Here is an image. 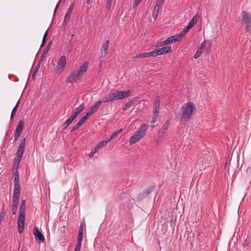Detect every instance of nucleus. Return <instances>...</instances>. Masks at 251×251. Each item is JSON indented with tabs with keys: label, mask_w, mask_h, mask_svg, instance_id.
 <instances>
[{
	"label": "nucleus",
	"mask_w": 251,
	"mask_h": 251,
	"mask_svg": "<svg viewBox=\"0 0 251 251\" xmlns=\"http://www.w3.org/2000/svg\"><path fill=\"white\" fill-rule=\"evenodd\" d=\"M122 131V129H119V130L116 131L113 133V134L110 136L111 139H113L116 137L118 134H119Z\"/></svg>",
	"instance_id": "obj_32"
},
{
	"label": "nucleus",
	"mask_w": 251,
	"mask_h": 251,
	"mask_svg": "<svg viewBox=\"0 0 251 251\" xmlns=\"http://www.w3.org/2000/svg\"><path fill=\"white\" fill-rule=\"evenodd\" d=\"M99 150L98 149H96V147L94 149L93 151H92L90 154V157H91L92 156H93L94 154L97 152Z\"/></svg>",
	"instance_id": "obj_45"
},
{
	"label": "nucleus",
	"mask_w": 251,
	"mask_h": 251,
	"mask_svg": "<svg viewBox=\"0 0 251 251\" xmlns=\"http://www.w3.org/2000/svg\"><path fill=\"white\" fill-rule=\"evenodd\" d=\"M191 29V28L187 25L186 28L183 29V30L181 31V32L176 35V38L178 39V41L183 37V36L188 32V31Z\"/></svg>",
	"instance_id": "obj_18"
},
{
	"label": "nucleus",
	"mask_w": 251,
	"mask_h": 251,
	"mask_svg": "<svg viewBox=\"0 0 251 251\" xmlns=\"http://www.w3.org/2000/svg\"><path fill=\"white\" fill-rule=\"evenodd\" d=\"M24 152V149L18 147V149L16 152L15 161L18 163V166L21 161V158Z\"/></svg>",
	"instance_id": "obj_13"
},
{
	"label": "nucleus",
	"mask_w": 251,
	"mask_h": 251,
	"mask_svg": "<svg viewBox=\"0 0 251 251\" xmlns=\"http://www.w3.org/2000/svg\"><path fill=\"white\" fill-rule=\"evenodd\" d=\"M171 51V47H165L160 49H155L152 51V56L155 57L157 55H162L164 53H167Z\"/></svg>",
	"instance_id": "obj_6"
},
{
	"label": "nucleus",
	"mask_w": 251,
	"mask_h": 251,
	"mask_svg": "<svg viewBox=\"0 0 251 251\" xmlns=\"http://www.w3.org/2000/svg\"><path fill=\"white\" fill-rule=\"evenodd\" d=\"M84 104L81 103L76 109H75V112L73 114L75 117H76L84 109Z\"/></svg>",
	"instance_id": "obj_19"
},
{
	"label": "nucleus",
	"mask_w": 251,
	"mask_h": 251,
	"mask_svg": "<svg viewBox=\"0 0 251 251\" xmlns=\"http://www.w3.org/2000/svg\"><path fill=\"white\" fill-rule=\"evenodd\" d=\"M126 198L128 199V195L127 194L123 193L118 196L116 201L118 202H121L123 200Z\"/></svg>",
	"instance_id": "obj_23"
},
{
	"label": "nucleus",
	"mask_w": 251,
	"mask_h": 251,
	"mask_svg": "<svg viewBox=\"0 0 251 251\" xmlns=\"http://www.w3.org/2000/svg\"><path fill=\"white\" fill-rule=\"evenodd\" d=\"M24 226H25V223H18V230H19V232L20 233H22L24 231Z\"/></svg>",
	"instance_id": "obj_28"
},
{
	"label": "nucleus",
	"mask_w": 251,
	"mask_h": 251,
	"mask_svg": "<svg viewBox=\"0 0 251 251\" xmlns=\"http://www.w3.org/2000/svg\"><path fill=\"white\" fill-rule=\"evenodd\" d=\"M33 234L35 236V240L37 242L41 243L45 241L44 235L37 227L33 228Z\"/></svg>",
	"instance_id": "obj_9"
},
{
	"label": "nucleus",
	"mask_w": 251,
	"mask_h": 251,
	"mask_svg": "<svg viewBox=\"0 0 251 251\" xmlns=\"http://www.w3.org/2000/svg\"><path fill=\"white\" fill-rule=\"evenodd\" d=\"M106 144L105 143V141H103L100 143H99L97 146L96 147V149H100L101 148H102L104 146L106 145Z\"/></svg>",
	"instance_id": "obj_33"
},
{
	"label": "nucleus",
	"mask_w": 251,
	"mask_h": 251,
	"mask_svg": "<svg viewBox=\"0 0 251 251\" xmlns=\"http://www.w3.org/2000/svg\"><path fill=\"white\" fill-rule=\"evenodd\" d=\"M81 77V75L77 72H73L67 78L66 82L67 83H75Z\"/></svg>",
	"instance_id": "obj_8"
},
{
	"label": "nucleus",
	"mask_w": 251,
	"mask_h": 251,
	"mask_svg": "<svg viewBox=\"0 0 251 251\" xmlns=\"http://www.w3.org/2000/svg\"><path fill=\"white\" fill-rule=\"evenodd\" d=\"M159 110H160V108H154L153 116H155V118L158 117Z\"/></svg>",
	"instance_id": "obj_40"
},
{
	"label": "nucleus",
	"mask_w": 251,
	"mask_h": 251,
	"mask_svg": "<svg viewBox=\"0 0 251 251\" xmlns=\"http://www.w3.org/2000/svg\"><path fill=\"white\" fill-rule=\"evenodd\" d=\"M48 31L47 30L46 31V32L45 33L44 35L43 36V40H42V44L41 45V47H43L44 46L45 43H46V38L48 35Z\"/></svg>",
	"instance_id": "obj_31"
},
{
	"label": "nucleus",
	"mask_w": 251,
	"mask_h": 251,
	"mask_svg": "<svg viewBox=\"0 0 251 251\" xmlns=\"http://www.w3.org/2000/svg\"><path fill=\"white\" fill-rule=\"evenodd\" d=\"M97 111V110H96L93 106H91L88 112H89L90 114L91 115L94 113H95Z\"/></svg>",
	"instance_id": "obj_44"
},
{
	"label": "nucleus",
	"mask_w": 251,
	"mask_h": 251,
	"mask_svg": "<svg viewBox=\"0 0 251 251\" xmlns=\"http://www.w3.org/2000/svg\"><path fill=\"white\" fill-rule=\"evenodd\" d=\"M20 101V100H19L17 102L16 104L15 105V106L13 108V110L12 111V113H13V114H15L16 111H17L18 108L19 107Z\"/></svg>",
	"instance_id": "obj_38"
},
{
	"label": "nucleus",
	"mask_w": 251,
	"mask_h": 251,
	"mask_svg": "<svg viewBox=\"0 0 251 251\" xmlns=\"http://www.w3.org/2000/svg\"><path fill=\"white\" fill-rule=\"evenodd\" d=\"M155 188L154 186L146 189L143 192L140 193L137 197V201H141L148 196L152 192Z\"/></svg>",
	"instance_id": "obj_7"
},
{
	"label": "nucleus",
	"mask_w": 251,
	"mask_h": 251,
	"mask_svg": "<svg viewBox=\"0 0 251 251\" xmlns=\"http://www.w3.org/2000/svg\"><path fill=\"white\" fill-rule=\"evenodd\" d=\"M88 66V63L86 61L83 63L82 65L80 66L79 68L78 69L77 72L81 75V76L83 75V74L86 72L87 70Z\"/></svg>",
	"instance_id": "obj_14"
},
{
	"label": "nucleus",
	"mask_w": 251,
	"mask_h": 251,
	"mask_svg": "<svg viewBox=\"0 0 251 251\" xmlns=\"http://www.w3.org/2000/svg\"><path fill=\"white\" fill-rule=\"evenodd\" d=\"M25 141H26L25 138L23 139L21 141V142L19 147L25 149Z\"/></svg>",
	"instance_id": "obj_39"
},
{
	"label": "nucleus",
	"mask_w": 251,
	"mask_h": 251,
	"mask_svg": "<svg viewBox=\"0 0 251 251\" xmlns=\"http://www.w3.org/2000/svg\"><path fill=\"white\" fill-rule=\"evenodd\" d=\"M15 114H13V113L11 112V116H10V120H12L13 118H14V116Z\"/></svg>",
	"instance_id": "obj_61"
},
{
	"label": "nucleus",
	"mask_w": 251,
	"mask_h": 251,
	"mask_svg": "<svg viewBox=\"0 0 251 251\" xmlns=\"http://www.w3.org/2000/svg\"><path fill=\"white\" fill-rule=\"evenodd\" d=\"M159 10V6L155 5L153 8L152 12V17L154 19H156L158 16V12Z\"/></svg>",
	"instance_id": "obj_22"
},
{
	"label": "nucleus",
	"mask_w": 251,
	"mask_h": 251,
	"mask_svg": "<svg viewBox=\"0 0 251 251\" xmlns=\"http://www.w3.org/2000/svg\"><path fill=\"white\" fill-rule=\"evenodd\" d=\"M112 139H111V136L109 137V138L106 139L104 141L105 143L107 144L108 142H109Z\"/></svg>",
	"instance_id": "obj_58"
},
{
	"label": "nucleus",
	"mask_w": 251,
	"mask_h": 251,
	"mask_svg": "<svg viewBox=\"0 0 251 251\" xmlns=\"http://www.w3.org/2000/svg\"><path fill=\"white\" fill-rule=\"evenodd\" d=\"M109 41H106L104 42L102 46V49L100 50V53L101 54V57H104L107 54V50L108 49L109 46Z\"/></svg>",
	"instance_id": "obj_16"
},
{
	"label": "nucleus",
	"mask_w": 251,
	"mask_h": 251,
	"mask_svg": "<svg viewBox=\"0 0 251 251\" xmlns=\"http://www.w3.org/2000/svg\"><path fill=\"white\" fill-rule=\"evenodd\" d=\"M19 213H25V205H21L19 209Z\"/></svg>",
	"instance_id": "obj_41"
},
{
	"label": "nucleus",
	"mask_w": 251,
	"mask_h": 251,
	"mask_svg": "<svg viewBox=\"0 0 251 251\" xmlns=\"http://www.w3.org/2000/svg\"><path fill=\"white\" fill-rule=\"evenodd\" d=\"M138 5V4H137L136 2H134V3L133 4V8H135Z\"/></svg>",
	"instance_id": "obj_64"
},
{
	"label": "nucleus",
	"mask_w": 251,
	"mask_h": 251,
	"mask_svg": "<svg viewBox=\"0 0 251 251\" xmlns=\"http://www.w3.org/2000/svg\"><path fill=\"white\" fill-rule=\"evenodd\" d=\"M20 184L19 174L18 171H16L14 174V184Z\"/></svg>",
	"instance_id": "obj_26"
},
{
	"label": "nucleus",
	"mask_w": 251,
	"mask_h": 251,
	"mask_svg": "<svg viewBox=\"0 0 251 251\" xmlns=\"http://www.w3.org/2000/svg\"><path fill=\"white\" fill-rule=\"evenodd\" d=\"M157 118H158V117H155V116H153V119H152V121H151V124L152 125V127L154 126V124H155V123L156 122V119H157Z\"/></svg>",
	"instance_id": "obj_49"
},
{
	"label": "nucleus",
	"mask_w": 251,
	"mask_h": 251,
	"mask_svg": "<svg viewBox=\"0 0 251 251\" xmlns=\"http://www.w3.org/2000/svg\"><path fill=\"white\" fill-rule=\"evenodd\" d=\"M132 104V102L128 101L124 106L123 109L124 110H126L127 109L129 108L131 106Z\"/></svg>",
	"instance_id": "obj_34"
},
{
	"label": "nucleus",
	"mask_w": 251,
	"mask_h": 251,
	"mask_svg": "<svg viewBox=\"0 0 251 251\" xmlns=\"http://www.w3.org/2000/svg\"><path fill=\"white\" fill-rule=\"evenodd\" d=\"M181 109L182 111L181 121L186 122L191 118L195 107L192 102H189L183 104Z\"/></svg>",
	"instance_id": "obj_2"
},
{
	"label": "nucleus",
	"mask_w": 251,
	"mask_h": 251,
	"mask_svg": "<svg viewBox=\"0 0 251 251\" xmlns=\"http://www.w3.org/2000/svg\"><path fill=\"white\" fill-rule=\"evenodd\" d=\"M78 127L77 126L75 125L74 126V127L72 128L71 130V132H73L76 129H78Z\"/></svg>",
	"instance_id": "obj_57"
},
{
	"label": "nucleus",
	"mask_w": 251,
	"mask_h": 251,
	"mask_svg": "<svg viewBox=\"0 0 251 251\" xmlns=\"http://www.w3.org/2000/svg\"><path fill=\"white\" fill-rule=\"evenodd\" d=\"M131 94L132 91L131 90L118 91L112 90L109 94L103 97L102 102H110L117 100H122L127 98Z\"/></svg>",
	"instance_id": "obj_1"
},
{
	"label": "nucleus",
	"mask_w": 251,
	"mask_h": 251,
	"mask_svg": "<svg viewBox=\"0 0 251 251\" xmlns=\"http://www.w3.org/2000/svg\"><path fill=\"white\" fill-rule=\"evenodd\" d=\"M18 200H13V204L12 206V213L15 214L17 212L18 205L19 204Z\"/></svg>",
	"instance_id": "obj_21"
},
{
	"label": "nucleus",
	"mask_w": 251,
	"mask_h": 251,
	"mask_svg": "<svg viewBox=\"0 0 251 251\" xmlns=\"http://www.w3.org/2000/svg\"><path fill=\"white\" fill-rule=\"evenodd\" d=\"M85 118H84L83 116L81 118V119L79 120V121L83 124L86 121Z\"/></svg>",
	"instance_id": "obj_56"
},
{
	"label": "nucleus",
	"mask_w": 251,
	"mask_h": 251,
	"mask_svg": "<svg viewBox=\"0 0 251 251\" xmlns=\"http://www.w3.org/2000/svg\"><path fill=\"white\" fill-rule=\"evenodd\" d=\"M202 52V50L201 49V48H199L197 50V52H196V53L194 55V58L195 59H197L198 57H199L201 55Z\"/></svg>",
	"instance_id": "obj_29"
},
{
	"label": "nucleus",
	"mask_w": 251,
	"mask_h": 251,
	"mask_svg": "<svg viewBox=\"0 0 251 251\" xmlns=\"http://www.w3.org/2000/svg\"><path fill=\"white\" fill-rule=\"evenodd\" d=\"M78 233H83V226H82V224H81V225L80 226L79 230V232Z\"/></svg>",
	"instance_id": "obj_55"
},
{
	"label": "nucleus",
	"mask_w": 251,
	"mask_h": 251,
	"mask_svg": "<svg viewBox=\"0 0 251 251\" xmlns=\"http://www.w3.org/2000/svg\"><path fill=\"white\" fill-rule=\"evenodd\" d=\"M164 1V0H157L156 5L158 6H160L161 5Z\"/></svg>",
	"instance_id": "obj_48"
},
{
	"label": "nucleus",
	"mask_w": 251,
	"mask_h": 251,
	"mask_svg": "<svg viewBox=\"0 0 251 251\" xmlns=\"http://www.w3.org/2000/svg\"><path fill=\"white\" fill-rule=\"evenodd\" d=\"M178 41V39L175 36H172L169 37L165 41H162L160 43H157V46H164L170 43H173Z\"/></svg>",
	"instance_id": "obj_11"
},
{
	"label": "nucleus",
	"mask_w": 251,
	"mask_h": 251,
	"mask_svg": "<svg viewBox=\"0 0 251 251\" xmlns=\"http://www.w3.org/2000/svg\"><path fill=\"white\" fill-rule=\"evenodd\" d=\"M81 244L80 243H77L74 251H80L81 249Z\"/></svg>",
	"instance_id": "obj_43"
},
{
	"label": "nucleus",
	"mask_w": 251,
	"mask_h": 251,
	"mask_svg": "<svg viewBox=\"0 0 251 251\" xmlns=\"http://www.w3.org/2000/svg\"><path fill=\"white\" fill-rule=\"evenodd\" d=\"M47 53H44V52L43 51V53L42 54L41 56V61H43L44 59V58L45 57V55Z\"/></svg>",
	"instance_id": "obj_54"
},
{
	"label": "nucleus",
	"mask_w": 251,
	"mask_h": 251,
	"mask_svg": "<svg viewBox=\"0 0 251 251\" xmlns=\"http://www.w3.org/2000/svg\"><path fill=\"white\" fill-rule=\"evenodd\" d=\"M82 239H83V233H78V236H77V243L82 244Z\"/></svg>",
	"instance_id": "obj_35"
},
{
	"label": "nucleus",
	"mask_w": 251,
	"mask_h": 251,
	"mask_svg": "<svg viewBox=\"0 0 251 251\" xmlns=\"http://www.w3.org/2000/svg\"><path fill=\"white\" fill-rule=\"evenodd\" d=\"M91 115V114L89 113V112H87V113L86 114V115L85 116H84L83 117L84 118H85V119L87 120V119H88V118Z\"/></svg>",
	"instance_id": "obj_52"
},
{
	"label": "nucleus",
	"mask_w": 251,
	"mask_h": 251,
	"mask_svg": "<svg viewBox=\"0 0 251 251\" xmlns=\"http://www.w3.org/2000/svg\"><path fill=\"white\" fill-rule=\"evenodd\" d=\"M148 126L145 125H142L141 127L136 131L134 134L129 139L130 145H133L139 141L144 137L147 131Z\"/></svg>",
	"instance_id": "obj_4"
},
{
	"label": "nucleus",
	"mask_w": 251,
	"mask_h": 251,
	"mask_svg": "<svg viewBox=\"0 0 251 251\" xmlns=\"http://www.w3.org/2000/svg\"><path fill=\"white\" fill-rule=\"evenodd\" d=\"M154 106V108H160V100L158 96L156 97L155 99Z\"/></svg>",
	"instance_id": "obj_30"
},
{
	"label": "nucleus",
	"mask_w": 251,
	"mask_h": 251,
	"mask_svg": "<svg viewBox=\"0 0 251 251\" xmlns=\"http://www.w3.org/2000/svg\"><path fill=\"white\" fill-rule=\"evenodd\" d=\"M113 0H106V7L109 9L111 7Z\"/></svg>",
	"instance_id": "obj_42"
},
{
	"label": "nucleus",
	"mask_w": 251,
	"mask_h": 251,
	"mask_svg": "<svg viewBox=\"0 0 251 251\" xmlns=\"http://www.w3.org/2000/svg\"><path fill=\"white\" fill-rule=\"evenodd\" d=\"M142 0H135V2H136L137 4H139Z\"/></svg>",
	"instance_id": "obj_62"
},
{
	"label": "nucleus",
	"mask_w": 251,
	"mask_h": 251,
	"mask_svg": "<svg viewBox=\"0 0 251 251\" xmlns=\"http://www.w3.org/2000/svg\"><path fill=\"white\" fill-rule=\"evenodd\" d=\"M102 102V100H99L94 103V104L92 106L96 110H98V108Z\"/></svg>",
	"instance_id": "obj_36"
},
{
	"label": "nucleus",
	"mask_w": 251,
	"mask_h": 251,
	"mask_svg": "<svg viewBox=\"0 0 251 251\" xmlns=\"http://www.w3.org/2000/svg\"><path fill=\"white\" fill-rule=\"evenodd\" d=\"M205 44V42L204 41L203 42L201 43V44L200 45V46L199 48H201V49L202 50V48L204 46Z\"/></svg>",
	"instance_id": "obj_59"
},
{
	"label": "nucleus",
	"mask_w": 251,
	"mask_h": 251,
	"mask_svg": "<svg viewBox=\"0 0 251 251\" xmlns=\"http://www.w3.org/2000/svg\"><path fill=\"white\" fill-rule=\"evenodd\" d=\"M74 5H75L74 3H72L70 5L69 8H68V11H67V13H66L65 17H64V23L66 24L69 21V20L70 18L71 15L73 12V9L74 8Z\"/></svg>",
	"instance_id": "obj_12"
},
{
	"label": "nucleus",
	"mask_w": 251,
	"mask_h": 251,
	"mask_svg": "<svg viewBox=\"0 0 251 251\" xmlns=\"http://www.w3.org/2000/svg\"><path fill=\"white\" fill-rule=\"evenodd\" d=\"M73 115H72L63 124L62 126L63 129H66L74 121V120L75 118Z\"/></svg>",
	"instance_id": "obj_17"
},
{
	"label": "nucleus",
	"mask_w": 251,
	"mask_h": 251,
	"mask_svg": "<svg viewBox=\"0 0 251 251\" xmlns=\"http://www.w3.org/2000/svg\"><path fill=\"white\" fill-rule=\"evenodd\" d=\"M165 131L164 130H162V129H160V130L158 132V136L159 137H161L163 136L164 134L165 133Z\"/></svg>",
	"instance_id": "obj_46"
},
{
	"label": "nucleus",
	"mask_w": 251,
	"mask_h": 251,
	"mask_svg": "<svg viewBox=\"0 0 251 251\" xmlns=\"http://www.w3.org/2000/svg\"><path fill=\"white\" fill-rule=\"evenodd\" d=\"M170 125V121L167 120V121H166L165 124L162 126L161 129H162V130L166 131L168 129Z\"/></svg>",
	"instance_id": "obj_27"
},
{
	"label": "nucleus",
	"mask_w": 251,
	"mask_h": 251,
	"mask_svg": "<svg viewBox=\"0 0 251 251\" xmlns=\"http://www.w3.org/2000/svg\"><path fill=\"white\" fill-rule=\"evenodd\" d=\"M24 125H25L24 120L23 119L20 120V121H19V122L17 126L15 133L21 134L23 129V128H24Z\"/></svg>",
	"instance_id": "obj_15"
},
{
	"label": "nucleus",
	"mask_w": 251,
	"mask_h": 251,
	"mask_svg": "<svg viewBox=\"0 0 251 251\" xmlns=\"http://www.w3.org/2000/svg\"><path fill=\"white\" fill-rule=\"evenodd\" d=\"M240 23L242 25H245V32L251 34V14L243 11L241 14Z\"/></svg>",
	"instance_id": "obj_3"
},
{
	"label": "nucleus",
	"mask_w": 251,
	"mask_h": 251,
	"mask_svg": "<svg viewBox=\"0 0 251 251\" xmlns=\"http://www.w3.org/2000/svg\"><path fill=\"white\" fill-rule=\"evenodd\" d=\"M20 134H18V133H15V135H14V141H17L19 137V136H20Z\"/></svg>",
	"instance_id": "obj_50"
},
{
	"label": "nucleus",
	"mask_w": 251,
	"mask_h": 251,
	"mask_svg": "<svg viewBox=\"0 0 251 251\" xmlns=\"http://www.w3.org/2000/svg\"><path fill=\"white\" fill-rule=\"evenodd\" d=\"M39 68H40V64H39V63H38V64L36 66V67L34 69L33 77H34V75L38 71Z\"/></svg>",
	"instance_id": "obj_47"
},
{
	"label": "nucleus",
	"mask_w": 251,
	"mask_h": 251,
	"mask_svg": "<svg viewBox=\"0 0 251 251\" xmlns=\"http://www.w3.org/2000/svg\"><path fill=\"white\" fill-rule=\"evenodd\" d=\"M25 213H19L18 216V223H25Z\"/></svg>",
	"instance_id": "obj_25"
},
{
	"label": "nucleus",
	"mask_w": 251,
	"mask_h": 251,
	"mask_svg": "<svg viewBox=\"0 0 251 251\" xmlns=\"http://www.w3.org/2000/svg\"><path fill=\"white\" fill-rule=\"evenodd\" d=\"M91 115V114L89 113V112H87V113L86 114V115L85 116H84L83 117L84 118H85V119L87 120V119H88V118Z\"/></svg>",
	"instance_id": "obj_53"
},
{
	"label": "nucleus",
	"mask_w": 251,
	"mask_h": 251,
	"mask_svg": "<svg viewBox=\"0 0 251 251\" xmlns=\"http://www.w3.org/2000/svg\"><path fill=\"white\" fill-rule=\"evenodd\" d=\"M66 63V57L64 55L61 56L57 63L56 69L55 70L56 73L59 75L61 74L65 69Z\"/></svg>",
	"instance_id": "obj_5"
},
{
	"label": "nucleus",
	"mask_w": 251,
	"mask_h": 251,
	"mask_svg": "<svg viewBox=\"0 0 251 251\" xmlns=\"http://www.w3.org/2000/svg\"><path fill=\"white\" fill-rule=\"evenodd\" d=\"M197 22V16H195L193 17L191 20L189 22L188 26L191 28L193 27Z\"/></svg>",
	"instance_id": "obj_24"
},
{
	"label": "nucleus",
	"mask_w": 251,
	"mask_h": 251,
	"mask_svg": "<svg viewBox=\"0 0 251 251\" xmlns=\"http://www.w3.org/2000/svg\"><path fill=\"white\" fill-rule=\"evenodd\" d=\"M60 1L61 0H59V1L57 2L55 7V9H54V12L55 13L56 11H57L59 6V4H60Z\"/></svg>",
	"instance_id": "obj_51"
},
{
	"label": "nucleus",
	"mask_w": 251,
	"mask_h": 251,
	"mask_svg": "<svg viewBox=\"0 0 251 251\" xmlns=\"http://www.w3.org/2000/svg\"><path fill=\"white\" fill-rule=\"evenodd\" d=\"M82 125V124L79 121V122L76 124V125L78 127V128L81 126V125Z\"/></svg>",
	"instance_id": "obj_60"
},
{
	"label": "nucleus",
	"mask_w": 251,
	"mask_h": 251,
	"mask_svg": "<svg viewBox=\"0 0 251 251\" xmlns=\"http://www.w3.org/2000/svg\"><path fill=\"white\" fill-rule=\"evenodd\" d=\"M21 194V186L20 184H14V189L13 194V200L19 201L20 196Z\"/></svg>",
	"instance_id": "obj_10"
},
{
	"label": "nucleus",
	"mask_w": 251,
	"mask_h": 251,
	"mask_svg": "<svg viewBox=\"0 0 251 251\" xmlns=\"http://www.w3.org/2000/svg\"><path fill=\"white\" fill-rule=\"evenodd\" d=\"M51 45V41H50L48 43V45H47V46L46 47V48L43 50V51L44 52V53H47L48 52V51L50 48Z\"/></svg>",
	"instance_id": "obj_37"
},
{
	"label": "nucleus",
	"mask_w": 251,
	"mask_h": 251,
	"mask_svg": "<svg viewBox=\"0 0 251 251\" xmlns=\"http://www.w3.org/2000/svg\"><path fill=\"white\" fill-rule=\"evenodd\" d=\"M150 56H152V51L150 52H144L141 53H139L135 56V58H146Z\"/></svg>",
	"instance_id": "obj_20"
},
{
	"label": "nucleus",
	"mask_w": 251,
	"mask_h": 251,
	"mask_svg": "<svg viewBox=\"0 0 251 251\" xmlns=\"http://www.w3.org/2000/svg\"><path fill=\"white\" fill-rule=\"evenodd\" d=\"M142 0H135V2H136L137 4H139Z\"/></svg>",
	"instance_id": "obj_63"
}]
</instances>
